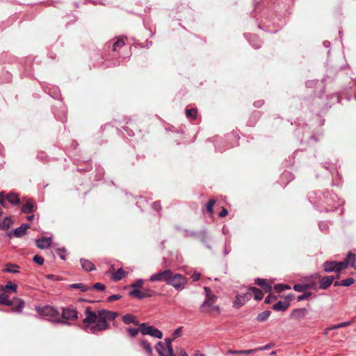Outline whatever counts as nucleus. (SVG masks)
I'll return each instance as SVG.
<instances>
[{"instance_id":"f257e3e1","label":"nucleus","mask_w":356,"mask_h":356,"mask_svg":"<svg viewBox=\"0 0 356 356\" xmlns=\"http://www.w3.org/2000/svg\"><path fill=\"white\" fill-rule=\"evenodd\" d=\"M118 314L106 309L98 311L97 313L90 311L88 308L86 310V317L83 320L85 324V330L87 332L97 334L99 332L108 328L107 321L115 318Z\"/></svg>"},{"instance_id":"f03ea898","label":"nucleus","mask_w":356,"mask_h":356,"mask_svg":"<svg viewBox=\"0 0 356 356\" xmlns=\"http://www.w3.org/2000/svg\"><path fill=\"white\" fill-rule=\"evenodd\" d=\"M38 313L43 316H45L48 320L54 323H59L63 322L60 320L59 312L53 307L45 306L42 308L38 309Z\"/></svg>"},{"instance_id":"7ed1b4c3","label":"nucleus","mask_w":356,"mask_h":356,"mask_svg":"<svg viewBox=\"0 0 356 356\" xmlns=\"http://www.w3.org/2000/svg\"><path fill=\"white\" fill-rule=\"evenodd\" d=\"M186 283L187 279L185 277L178 273L173 274L172 272L168 284L172 286L175 289H183Z\"/></svg>"},{"instance_id":"20e7f679","label":"nucleus","mask_w":356,"mask_h":356,"mask_svg":"<svg viewBox=\"0 0 356 356\" xmlns=\"http://www.w3.org/2000/svg\"><path fill=\"white\" fill-rule=\"evenodd\" d=\"M78 318L77 311L74 308H63L60 320L63 322L59 323L68 324L69 321H74Z\"/></svg>"},{"instance_id":"39448f33","label":"nucleus","mask_w":356,"mask_h":356,"mask_svg":"<svg viewBox=\"0 0 356 356\" xmlns=\"http://www.w3.org/2000/svg\"><path fill=\"white\" fill-rule=\"evenodd\" d=\"M140 330L143 335L148 334L157 339H161L163 337V334L159 330L153 326L147 325L145 323L140 325Z\"/></svg>"},{"instance_id":"423d86ee","label":"nucleus","mask_w":356,"mask_h":356,"mask_svg":"<svg viewBox=\"0 0 356 356\" xmlns=\"http://www.w3.org/2000/svg\"><path fill=\"white\" fill-rule=\"evenodd\" d=\"M172 275V270L170 269L165 270L163 271H159L150 276L149 280L151 282H165L168 284L169 279Z\"/></svg>"},{"instance_id":"0eeeda50","label":"nucleus","mask_w":356,"mask_h":356,"mask_svg":"<svg viewBox=\"0 0 356 356\" xmlns=\"http://www.w3.org/2000/svg\"><path fill=\"white\" fill-rule=\"evenodd\" d=\"M214 302H210L209 300H204L200 306L201 312L204 314H212L214 312L218 314H220V307L217 305H214Z\"/></svg>"},{"instance_id":"6e6552de","label":"nucleus","mask_w":356,"mask_h":356,"mask_svg":"<svg viewBox=\"0 0 356 356\" xmlns=\"http://www.w3.org/2000/svg\"><path fill=\"white\" fill-rule=\"evenodd\" d=\"M252 294L248 291L242 295L236 294L235 299L233 302V307L235 309H239L243 306L251 298Z\"/></svg>"},{"instance_id":"1a4fd4ad","label":"nucleus","mask_w":356,"mask_h":356,"mask_svg":"<svg viewBox=\"0 0 356 356\" xmlns=\"http://www.w3.org/2000/svg\"><path fill=\"white\" fill-rule=\"evenodd\" d=\"M7 200L13 204H17L19 202V198L18 195L15 193H10L6 196L4 195V193H0V204L3 206H6L5 200Z\"/></svg>"},{"instance_id":"9d476101","label":"nucleus","mask_w":356,"mask_h":356,"mask_svg":"<svg viewBox=\"0 0 356 356\" xmlns=\"http://www.w3.org/2000/svg\"><path fill=\"white\" fill-rule=\"evenodd\" d=\"M174 339H172L166 338L165 339V346L161 342V343L163 346V348L161 347V350H163L165 355H166L168 356H175V354L173 353V349H172V347L171 345L172 341Z\"/></svg>"},{"instance_id":"9b49d317","label":"nucleus","mask_w":356,"mask_h":356,"mask_svg":"<svg viewBox=\"0 0 356 356\" xmlns=\"http://www.w3.org/2000/svg\"><path fill=\"white\" fill-rule=\"evenodd\" d=\"M51 244V238L50 237H44L36 240V245L40 249H45Z\"/></svg>"},{"instance_id":"f8f14e48","label":"nucleus","mask_w":356,"mask_h":356,"mask_svg":"<svg viewBox=\"0 0 356 356\" xmlns=\"http://www.w3.org/2000/svg\"><path fill=\"white\" fill-rule=\"evenodd\" d=\"M307 314V309L305 308H300L294 309L291 314L293 318L296 320H301L304 318Z\"/></svg>"},{"instance_id":"ddd939ff","label":"nucleus","mask_w":356,"mask_h":356,"mask_svg":"<svg viewBox=\"0 0 356 356\" xmlns=\"http://www.w3.org/2000/svg\"><path fill=\"white\" fill-rule=\"evenodd\" d=\"M129 295L131 297L137 298L138 299H143L146 297H151L152 294H146L145 292L141 291L140 289H133L129 293Z\"/></svg>"},{"instance_id":"4468645a","label":"nucleus","mask_w":356,"mask_h":356,"mask_svg":"<svg viewBox=\"0 0 356 356\" xmlns=\"http://www.w3.org/2000/svg\"><path fill=\"white\" fill-rule=\"evenodd\" d=\"M333 276H326L321 279L320 282V288L321 289H327L334 281Z\"/></svg>"},{"instance_id":"2eb2a0df","label":"nucleus","mask_w":356,"mask_h":356,"mask_svg":"<svg viewBox=\"0 0 356 356\" xmlns=\"http://www.w3.org/2000/svg\"><path fill=\"white\" fill-rule=\"evenodd\" d=\"M29 227V225L28 224H22L20 227L14 230L13 234L16 237H21L26 234Z\"/></svg>"},{"instance_id":"dca6fc26","label":"nucleus","mask_w":356,"mask_h":356,"mask_svg":"<svg viewBox=\"0 0 356 356\" xmlns=\"http://www.w3.org/2000/svg\"><path fill=\"white\" fill-rule=\"evenodd\" d=\"M204 290L206 295V300L216 302L217 300V296L212 292L211 289L208 286H204Z\"/></svg>"},{"instance_id":"f3484780","label":"nucleus","mask_w":356,"mask_h":356,"mask_svg":"<svg viewBox=\"0 0 356 356\" xmlns=\"http://www.w3.org/2000/svg\"><path fill=\"white\" fill-rule=\"evenodd\" d=\"M80 262L83 269L86 271H92L95 269V265L89 260L82 259Z\"/></svg>"},{"instance_id":"a211bd4d","label":"nucleus","mask_w":356,"mask_h":356,"mask_svg":"<svg viewBox=\"0 0 356 356\" xmlns=\"http://www.w3.org/2000/svg\"><path fill=\"white\" fill-rule=\"evenodd\" d=\"M248 291L250 292L251 294L253 293L254 298L257 300H261L264 297L263 292L256 287L249 288Z\"/></svg>"},{"instance_id":"6ab92c4d","label":"nucleus","mask_w":356,"mask_h":356,"mask_svg":"<svg viewBox=\"0 0 356 356\" xmlns=\"http://www.w3.org/2000/svg\"><path fill=\"white\" fill-rule=\"evenodd\" d=\"M255 283L261 286L266 292H269L271 290V286L265 279L258 278L255 280Z\"/></svg>"},{"instance_id":"aec40b11","label":"nucleus","mask_w":356,"mask_h":356,"mask_svg":"<svg viewBox=\"0 0 356 356\" xmlns=\"http://www.w3.org/2000/svg\"><path fill=\"white\" fill-rule=\"evenodd\" d=\"M6 293L7 292L2 291V292L0 293V304L11 306L13 305V302L8 299V296L6 294Z\"/></svg>"},{"instance_id":"412c9836","label":"nucleus","mask_w":356,"mask_h":356,"mask_svg":"<svg viewBox=\"0 0 356 356\" xmlns=\"http://www.w3.org/2000/svg\"><path fill=\"white\" fill-rule=\"evenodd\" d=\"M289 305V304L287 302L279 301L273 305V308L276 311H284Z\"/></svg>"},{"instance_id":"4be33fe9","label":"nucleus","mask_w":356,"mask_h":356,"mask_svg":"<svg viewBox=\"0 0 356 356\" xmlns=\"http://www.w3.org/2000/svg\"><path fill=\"white\" fill-rule=\"evenodd\" d=\"M128 272L124 271L122 268H119L115 273L113 274L112 279L114 281L120 280L124 276L127 275Z\"/></svg>"},{"instance_id":"5701e85b","label":"nucleus","mask_w":356,"mask_h":356,"mask_svg":"<svg viewBox=\"0 0 356 356\" xmlns=\"http://www.w3.org/2000/svg\"><path fill=\"white\" fill-rule=\"evenodd\" d=\"M18 268V266L9 263L6 265V267L3 268V271L4 273H19V271L17 270Z\"/></svg>"},{"instance_id":"b1692460","label":"nucleus","mask_w":356,"mask_h":356,"mask_svg":"<svg viewBox=\"0 0 356 356\" xmlns=\"http://www.w3.org/2000/svg\"><path fill=\"white\" fill-rule=\"evenodd\" d=\"M314 285L315 284H295L293 286V289L298 292H303L308 289L314 287Z\"/></svg>"},{"instance_id":"393cba45","label":"nucleus","mask_w":356,"mask_h":356,"mask_svg":"<svg viewBox=\"0 0 356 356\" xmlns=\"http://www.w3.org/2000/svg\"><path fill=\"white\" fill-rule=\"evenodd\" d=\"M122 321L126 324L134 323L138 325V322L136 321V318L134 315L127 314L122 317Z\"/></svg>"},{"instance_id":"a878e982","label":"nucleus","mask_w":356,"mask_h":356,"mask_svg":"<svg viewBox=\"0 0 356 356\" xmlns=\"http://www.w3.org/2000/svg\"><path fill=\"white\" fill-rule=\"evenodd\" d=\"M323 269L325 272L336 271L334 261H326L323 264Z\"/></svg>"},{"instance_id":"bb28decb","label":"nucleus","mask_w":356,"mask_h":356,"mask_svg":"<svg viewBox=\"0 0 356 356\" xmlns=\"http://www.w3.org/2000/svg\"><path fill=\"white\" fill-rule=\"evenodd\" d=\"M24 307V302L20 299H16V306L12 308V310L15 312H21Z\"/></svg>"},{"instance_id":"cd10ccee","label":"nucleus","mask_w":356,"mask_h":356,"mask_svg":"<svg viewBox=\"0 0 356 356\" xmlns=\"http://www.w3.org/2000/svg\"><path fill=\"white\" fill-rule=\"evenodd\" d=\"M12 290L14 293H17V286L10 282H8L6 285L2 286V291L7 292L8 290Z\"/></svg>"},{"instance_id":"c85d7f7f","label":"nucleus","mask_w":356,"mask_h":356,"mask_svg":"<svg viewBox=\"0 0 356 356\" xmlns=\"http://www.w3.org/2000/svg\"><path fill=\"white\" fill-rule=\"evenodd\" d=\"M140 345L149 355H152V348L149 342L146 340H142L140 341Z\"/></svg>"},{"instance_id":"c756f323","label":"nucleus","mask_w":356,"mask_h":356,"mask_svg":"<svg viewBox=\"0 0 356 356\" xmlns=\"http://www.w3.org/2000/svg\"><path fill=\"white\" fill-rule=\"evenodd\" d=\"M256 352V350H254V349H250V350H229L227 351V353L228 354H251V353H255Z\"/></svg>"},{"instance_id":"7c9ffc66","label":"nucleus","mask_w":356,"mask_h":356,"mask_svg":"<svg viewBox=\"0 0 356 356\" xmlns=\"http://www.w3.org/2000/svg\"><path fill=\"white\" fill-rule=\"evenodd\" d=\"M70 289H80L81 291H87L90 288L85 286L84 284L81 283H77V284H72L69 286Z\"/></svg>"},{"instance_id":"2f4dec72","label":"nucleus","mask_w":356,"mask_h":356,"mask_svg":"<svg viewBox=\"0 0 356 356\" xmlns=\"http://www.w3.org/2000/svg\"><path fill=\"white\" fill-rule=\"evenodd\" d=\"M355 259H356V257H355V254L349 253L347 255V257L344 260V261L347 262V266H348V265H351L352 266H353Z\"/></svg>"},{"instance_id":"473e14b6","label":"nucleus","mask_w":356,"mask_h":356,"mask_svg":"<svg viewBox=\"0 0 356 356\" xmlns=\"http://www.w3.org/2000/svg\"><path fill=\"white\" fill-rule=\"evenodd\" d=\"M334 265L336 266V272H339L348 267L347 262H345L344 261L340 262L334 261Z\"/></svg>"},{"instance_id":"72a5a7b5","label":"nucleus","mask_w":356,"mask_h":356,"mask_svg":"<svg viewBox=\"0 0 356 356\" xmlns=\"http://www.w3.org/2000/svg\"><path fill=\"white\" fill-rule=\"evenodd\" d=\"M270 313L269 311H264L257 316V319L259 321H264L270 316Z\"/></svg>"},{"instance_id":"f704fd0d","label":"nucleus","mask_w":356,"mask_h":356,"mask_svg":"<svg viewBox=\"0 0 356 356\" xmlns=\"http://www.w3.org/2000/svg\"><path fill=\"white\" fill-rule=\"evenodd\" d=\"M33 211V205L30 202L26 203L22 208V211L23 213H29L32 212Z\"/></svg>"},{"instance_id":"c9c22d12","label":"nucleus","mask_w":356,"mask_h":356,"mask_svg":"<svg viewBox=\"0 0 356 356\" xmlns=\"http://www.w3.org/2000/svg\"><path fill=\"white\" fill-rule=\"evenodd\" d=\"M144 284V280L139 279L137 280L134 283L131 284V287L133 288V289H140Z\"/></svg>"},{"instance_id":"e433bc0d","label":"nucleus","mask_w":356,"mask_h":356,"mask_svg":"<svg viewBox=\"0 0 356 356\" xmlns=\"http://www.w3.org/2000/svg\"><path fill=\"white\" fill-rule=\"evenodd\" d=\"M124 41L123 38H119L113 44V51H117L118 48H120L124 45Z\"/></svg>"},{"instance_id":"4c0bfd02","label":"nucleus","mask_w":356,"mask_h":356,"mask_svg":"<svg viewBox=\"0 0 356 356\" xmlns=\"http://www.w3.org/2000/svg\"><path fill=\"white\" fill-rule=\"evenodd\" d=\"M186 115L188 118L195 119L197 116V110L196 109H186Z\"/></svg>"},{"instance_id":"58836bf2","label":"nucleus","mask_w":356,"mask_h":356,"mask_svg":"<svg viewBox=\"0 0 356 356\" xmlns=\"http://www.w3.org/2000/svg\"><path fill=\"white\" fill-rule=\"evenodd\" d=\"M349 325H350V321L343 322V323H341L339 324L334 325L331 327H329V329H333V330L339 329V328H341L343 327L348 326Z\"/></svg>"},{"instance_id":"ea45409f","label":"nucleus","mask_w":356,"mask_h":356,"mask_svg":"<svg viewBox=\"0 0 356 356\" xmlns=\"http://www.w3.org/2000/svg\"><path fill=\"white\" fill-rule=\"evenodd\" d=\"M216 203L215 200H210L207 204V210L209 213H212L213 211V205Z\"/></svg>"},{"instance_id":"a19ab883","label":"nucleus","mask_w":356,"mask_h":356,"mask_svg":"<svg viewBox=\"0 0 356 356\" xmlns=\"http://www.w3.org/2000/svg\"><path fill=\"white\" fill-rule=\"evenodd\" d=\"M161 347L163 348V346L161 343V341H159L155 346V348H156V351L158 352L159 355V356H168V355H165L164 352L163 351V350H161Z\"/></svg>"},{"instance_id":"79ce46f5","label":"nucleus","mask_w":356,"mask_h":356,"mask_svg":"<svg viewBox=\"0 0 356 356\" xmlns=\"http://www.w3.org/2000/svg\"><path fill=\"white\" fill-rule=\"evenodd\" d=\"M290 289V286H288V285H284V284H277L275 286V290L277 291V292H281L285 289Z\"/></svg>"},{"instance_id":"37998d69","label":"nucleus","mask_w":356,"mask_h":356,"mask_svg":"<svg viewBox=\"0 0 356 356\" xmlns=\"http://www.w3.org/2000/svg\"><path fill=\"white\" fill-rule=\"evenodd\" d=\"M11 222V220L9 218H6L0 224V227L1 228H8L10 227Z\"/></svg>"},{"instance_id":"c03bdc74","label":"nucleus","mask_w":356,"mask_h":356,"mask_svg":"<svg viewBox=\"0 0 356 356\" xmlns=\"http://www.w3.org/2000/svg\"><path fill=\"white\" fill-rule=\"evenodd\" d=\"M354 283V279L352 277L345 279L342 281L341 285L343 286H349Z\"/></svg>"},{"instance_id":"a18cd8bd","label":"nucleus","mask_w":356,"mask_h":356,"mask_svg":"<svg viewBox=\"0 0 356 356\" xmlns=\"http://www.w3.org/2000/svg\"><path fill=\"white\" fill-rule=\"evenodd\" d=\"M175 356H188V354L182 348H177L176 349V355Z\"/></svg>"},{"instance_id":"49530a36","label":"nucleus","mask_w":356,"mask_h":356,"mask_svg":"<svg viewBox=\"0 0 356 356\" xmlns=\"http://www.w3.org/2000/svg\"><path fill=\"white\" fill-rule=\"evenodd\" d=\"M127 331L131 337H135L138 334L139 330L138 328H127Z\"/></svg>"},{"instance_id":"de8ad7c7","label":"nucleus","mask_w":356,"mask_h":356,"mask_svg":"<svg viewBox=\"0 0 356 356\" xmlns=\"http://www.w3.org/2000/svg\"><path fill=\"white\" fill-rule=\"evenodd\" d=\"M33 261L39 265H42L44 263V259L41 256L35 255L33 257Z\"/></svg>"},{"instance_id":"09e8293b","label":"nucleus","mask_w":356,"mask_h":356,"mask_svg":"<svg viewBox=\"0 0 356 356\" xmlns=\"http://www.w3.org/2000/svg\"><path fill=\"white\" fill-rule=\"evenodd\" d=\"M311 295H312V293L310 292L304 293L303 294L299 296L297 299L298 301H301V300L309 298Z\"/></svg>"},{"instance_id":"8fccbe9b","label":"nucleus","mask_w":356,"mask_h":356,"mask_svg":"<svg viewBox=\"0 0 356 356\" xmlns=\"http://www.w3.org/2000/svg\"><path fill=\"white\" fill-rule=\"evenodd\" d=\"M92 288L99 291H104L105 289L104 285L101 283H96L92 286Z\"/></svg>"},{"instance_id":"3c124183","label":"nucleus","mask_w":356,"mask_h":356,"mask_svg":"<svg viewBox=\"0 0 356 356\" xmlns=\"http://www.w3.org/2000/svg\"><path fill=\"white\" fill-rule=\"evenodd\" d=\"M181 327L176 329L172 333V339H175L180 336Z\"/></svg>"},{"instance_id":"603ef678","label":"nucleus","mask_w":356,"mask_h":356,"mask_svg":"<svg viewBox=\"0 0 356 356\" xmlns=\"http://www.w3.org/2000/svg\"><path fill=\"white\" fill-rule=\"evenodd\" d=\"M58 254L59 255V257L63 259V260H65V250L64 249H58Z\"/></svg>"},{"instance_id":"864d4df0","label":"nucleus","mask_w":356,"mask_h":356,"mask_svg":"<svg viewBox=\"0 0 356 356\" xmlns=\"http://www.w3.org/2000/svg\"><path fill=\"white\" fill-rule=\"evenodd\" d=\"M120 298H121V296L115 294V295H112V296H109L108 298V301L112 302V301H114L116 300H119Z\"/></svg>"},{"instance_id":"5fc2aeb1","label":"nucleus","mask_w":356,"mask_h":356,"mask_svg":"<svg viewBox=\"0 0 356 356\" xmlns=\"http://www.w3.org/2000/svg\"><path fill=\"white\" fill-rule=\"evenodd\" d=\"M191 278L193 279V281L199 280L200 278V273L197 272H194L191 275Z\"/></svg>"},{"instance_id":"6e6d98bb","label":"nucleus","mask_w":356,"mask_h":356,"mask_svg":"<svg viewBox=\"0 0 356 356\" xmlns=\"http://www.w3.org/2000/svg\"><path fill=\"white\" fill-rule=\"evenodd\" d=\"M270 347V344H267V345H266L264 346H261V347H258L257 348H254V350H256V351H258V350H265L268 349Z\"/></svg>"},{"instance_id":"4d7b16f0","label":"nucleus","mask_w":356,"mask_h":356,"mask_svg":"<svg viewBox=\"0 0 356 356\" xmlns=\"http://www.w3.org/2000/svg\"><path fill=\"white\" fill-rule=\"evenodd\" d=\"M228 212L227 210L225 208H223L221 211L219 213L220 217H225L227 215Z\"/></svg>"},{"instance_id":"13d9d810","label":"nucleus","mask_w":356,"mask_h":356,"mask_svg":"<svg viewBox=\"0 0 356 356\" xmlns=\"http://www.w3.org/2000/svg\"><path fill=\"white\" fill-rule=\"evenodd\" d=\"M152 207H153L155 210H156V211H160V209H161V205H160V204H159V202H154V203L152 204Z\"/></svg>"},{"instance_id":"bf43d9fd","label":"nucleus","mask_w":356,"mask_h":356,"mask_svg":"<svg viewBox=\"0 0 356 356\" xmlns=\"http://www.w3.org/2000/svg\"><path fill=\"white\" fill-rule=\"evenodd\" d=\"M274 299H275V298L272 297L271 296H268L266 298L265 302L270 303Z\"/></svg>"},{"instance_id":"052dcab7","label":"nucleus","mask_w":356,"mask_h":356,"mask_svg":"<svg viewBox=\"0 0 356 356\" xmlns=\"http://www.w3.org/2000/svg\"><path fill=\"white\" fill-rule=\"evenodd\" d=\"M323 44H324L325 47H328L330 45V42L329 41H325L323 42Z\"/></svg>"},{"instance_id":"680f3d73","label":"nucleus","mask_w":356,"mask_h":356,"mask_svg":"<svg viewBox=\"0 0 356 356\" xmlns=\"http://www.w3.org/2000/svg\"><path fill=\"white\" fill-rule=\"evenodd\" d=\"M27 219L30 221L33 220L34 219V215H30L27 217Z\"/></svg>"},{"instance_id":"e2e57ef3","label":"nucleus","mask_w":356,"mask_h":356,"mask_svg":"<svg viewBox=\"0 0 356 356\" xmlns=\"http://www.w3.org/2000/svg\"><path fill=\"white\" fill-rule=\"evenodd\" d=\"M194 355L195 356H205V355L202 354V353H200L199 352H196Z\"/></svg>"},{"instance_id":"0e129e2a","label":"nucleus","mask_w":356,"mask_h":356,"mask_svg":"<svg viewBox=\"0 0 356 356\" xmlns=\"http://www.w3.org/2000/svg\"><path fill=\"white\" fill-rule=\"evenodd\" d=\"M332 330V329H329V327H327V329H325V330L324 334H325V335L328 334V332H329L330 330Z\"/></svg>"},{"instance_id":"69168bd1","label":"nucleus","mask_w":356,"mask_h":356,"mask_svg":"<svg viewBox=\"0 0 356 356\" xmlns=\"http://www.w3.org/2000/svg\"><path fill=\"white\" fill-rule=\"evenodd\" d=\"M227 232H228V231H227V228H225V227H224L222 228V232H223L225 234H226L227 233Z\"/></svg>"},{"instance_id":"338daca9","label":"nucleus","mask_w":356,"mask_h":356,"mask_svg":"<svg viewBox=\"0 0 356 356\" xmlns=\"http://www.w3.org/2000/svg\"><path fill=\"white\" fill-rule=\"evenodd\" d=\"M144 292L146 294H151V291L149 289H145Z\"/></svg>"},{"instance_id":"774afa93","label":"nucleus","mask_w":356,"mask_h":356,"mask_svg":"<svg viewBox=\"0 0 356 356\" xmlns=\"http://www.w3.org/2000/svg\"><path fill=\"white\" fill-rule=\"evenodd\" d=\"M320 227L321 229H326V226L325 225H320Z\"/></svg>"}]
</instances>
